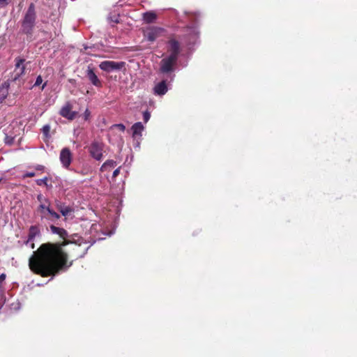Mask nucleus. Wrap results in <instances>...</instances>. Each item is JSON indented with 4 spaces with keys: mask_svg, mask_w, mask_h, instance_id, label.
Returning a JSON list of instances; mask_svg holds the SVG:
<instances>
[{
    "mask_svg": "<svg viewBox=\"0 0 357 357\" xmlns=\"http://www.w3.org/2000/svg\"><path fill=\"white\" fill-rule=\"evenodd\" d=\"M68 259L60 245L45 243L29 258V266L36 274L42 277L54 276L65 268Z\"/></svg>",
    "mask_w": 357,
    "mask_h": 357,
    "instance_id": "f257e3e1",
    "label": "nucleus"
},
{
    "mask_svg": "<svg viewBox=\"0 0 357 357\" xmlns=\"http://www.w3.org/2000/svg\"><path fill=\"white\" fill-rule=\"evenodd\" d=\"M167 52L169 54L163 57L160 62L158 75L169 77L170 81H174L175 77L174 71L176 70L180 53L179 43L175 39L169 40Z\"/></svg>",
    "mask_w": 357,
    "mask_h": 357,
    "instance_id": "f03ea898",
    "label": "nucleus"
},
{
    "mask_svg": "<svg viewBox=\"0 0 357 357\" xmlns=\"http://www.w3.org/2000/svg\"><path fill=\"white\" fill-rule=\"evenodd\" d=\"M36 22V10L34 3L29 4L22 20V32L26 35H32Z\"/></svg>",
    "mask_w": 357,
    "mask_h": 357,
    "instance_id": "7ed1b4c3",
    "label": "nucleus"
},
{
    "mask_svg": "<svg viewBox=\"0 0 357 357\" xmlns=\"http://www.w3.org/2000/svg\"><path fill=\"white\" fill-rule=\"evenodd\" d=\"M35 215L39 217L40 225L43 223L54 222L60 219L61 215L52 208L50 204H39L37 207Z\"/></svg>",
    "mask_w": 357,
    "mask_h": 357,
    "instance_id": "20e7f679",
    "label": "nucleus"
},
{
    "mask_svg": "<svg viewBox=\"0 0 357 357\" xmlns=\"http://www.w3.org/2000/svg\"><path fill=\"white\" fill-rule=\"evenodd\" d=\"M199 31L197 26H188L186 33L181 38V40L188 50H191L199 43Z\"/></svg>",
    "mask_w": 357,
    "mask_h": 357,
    "instance_id": "39448f33",
    "label": "nucleus"
},
{
    "mask_svg": "<svg viewBox=\"0 0 357 357\" xmlns=\"http://www.w3.org/2000/svg\"><path fill=\"white\" fill-rule=\"evenodd\" d=\"M169 77L162 75L160 81L155 82L153 88V93L156 96H163L172 89V83Z\"/></svg>",
    "mask_w": 357,
    "mask_h": 357,
    "instance_id": "423d86ee",
    "label": "nucleus"
},
{
    "mask_svg": "<svg viewBox=\"0 0 357 357\" xmlns=\"http://www.w3.org/2000/svg\"><path fill=\"white\" fill-rule=\"evenodd\" d=\"M126 63L124 61H102L99 68L107 73L121 70L125 68Z\"/></svg>",
    "mask_w": 357,
    "mask_h": 357,
    "instance_id": "0eeeda50",
    "label": "nucleus"
},
{
    "mask_svg": "<svg viewBox=\"0 0 357 357\" xmlns=\"http://www.w3.org/2000/svg\"><path fill=\"white\" fill-rule=\"evenodd\" d=\"M104 145L102 142L93 141L89 146V152L90 155L95 160L100 161L102 159V151Z\"/></svg>",
    "mask_w": 357,
    "mask_h": 357,
    "instance_id": "6e6552de",
    "label": "nucleus"
},
{
    "mask_svg": "<svg viewBox=\"0 0 357 357\" xmlns=\"http://www.w3.org/2000/svg\"><path fill=\"white\" fill-rule=\"evenodd\" d=\"M144 130V126L142 122H137L134 123L130 128L132 137L135 142V146L137 147L139 146Z\"/></svg>",
    "mask_w": 357,
    "mask_h": 357,
    "instance_id": "1a4fd4ad",
    "label": "nucleus"
},
{
    "mask_svg": "<svg viewBox=\"0 0 357 357\" xmlns=\"http://www.w3.org/2000/svg\"><path fill=\"white\" fill-rule=\"evenodd\" d=\"M163 31V28L158 26H150L144 31V36L148 41L153 42L162 34Z\"/></svg>",
    "mask_w": 357,
    "mask_h": 357,
    "instance_id": "9d476101",
    "label": "nucleus"
},
{
    "mask_svg": "<svg viewBox=\"0 0 357 357\" xmlns=\"http://www.w3.org/2000/svg\"><path fill=\"white\" fill-rule=\"evenodd\" d=\"M41 229L42 225L39 224L30 226L27 240L24 242V244L27 245L30 242L33 241L36 237H40L41 236Z\"/></svg>",
    "mask_w": 357,
    "mask_h": 357,
    "instance_id": "9b49d317",
    "label": "nucleus"
},
{
    "mask_svg": "<svg viewBox=\"0 0 357 357\" xmlns=\"http://www.w3.org/2000/svg\"><path fill=\"white\" fill-rule=\"evenodd\" d=\"M60 161L63 167L68 168L72 162V154L68 148H63L60 153Z\"/></svg>",
    "mask_w": 357,
    "mask_h": 357,
    "instance_id": "f8f14e48",
    "label": "nucleus"
},
{
    "mask_svg": "<svg viewBox=\"0 0 357 357\" xmlns=\"http://www.w3.org/2000/svg\"><path fill=\"white\" fill-rule=\"evenodd\" d=\"M15 63V75L13 78V81L17 80L19 77H20L22 75L24 74L25 67L23 65L25 60L24 59L17 58L16 59Z\"/></svg>",
    "mask_w": 357,
    "mask_h": 357,
    "instance_id": "ddd939ff",
    "label": "nucleus"
},
{
    "mask_svg": "<svg viewBox=\"0 0 357 357\" xmlns=\"http://www.w3.org/2000/svg\"><path fill=\"white\" fill-rule=\"evenodd\" d=\"M86 75L93 85L97 87H100L102 86L101 82L100 81L97 75L95 74L93 68L90 66H88Z\"/></svg>",
    "mask_w": 357,
    "mask_h": 357,
    "instance_id": "4468645a",
    "label": "nucleus"
},
{
    "mask_svg": "<svg viewBox=\"0 0 357 357\" xmlns=\"http://www.w3.org/2000/svg\"><path fill=\"white\" fill-rule=\"evenodd\" d=\"M50 231L52 234H58L61 238L66 239L68 236V234L63 228L56 227L53 225L50 227Z\"/></svg>",
    "mask_w": 357,
    "mask_h": 357,
    "instance_id": "2eb2a0df",
    "label": "nucleus"
},
{
    "mask_svg": "<svg viewBox=\"0 0 357 357\" xmlns=\"http://www.w3.org/2000/svg\"><path fill=\"white\" fill-rule=\"evenodd\" d=\"M157 19V15L153 11H148L143 13V20L148 24L154 22Z\"/></svg>",
    "mask_w": 357,
    "mask_h": 357,
    "instance_id": "dca6fc26",
    "label": "nucleus"
},
{
    "mask_svg": "<svg viewBox=\"0 0 357 357\" xmlns=\"http://www.w3.org/2000/svg\"><path fill=\"white\" fill-rule=\"evenodd\" d=\"M10 88V82L8 81L4 82L0 86V98L5 100L8 94V90Z\"/></svg>",
    "mask_w": 357,
    "mask_h": 357,
    "instance_id": "f3484780",
    "label": "nucleus"
},
{
    "mask_svg": "<svg viewBox=\"0 0 357 357\" xmlns=\"http://www.w3.org/2000/svg\"><path fill=\"white\" fill-rule=\"evenodd\" d=\"M116 162L114 160H106L101 166L100 171L106 172L109 171L111 169L114 168L116 166Z\"/></svg>",
    "mask_w": 357,
    "mask_h": 357,
    "instance_id": "a211bd4d",
    "label": "nucleus"
},
{
    "mask_svg": "<svg viewBox=\"0 0 357 357\" xmlns=\"http://www.w3.org/2000/svg\"><path fill=\"white\" fill-rule=\"evenodd\" d=\"M73 212L74 208L70 206H66L60 211L61 214L64 217L70 215Z\"/></svg>",
    "mask_w": 357,
    "mask_h": 357,
    "instance_id": "6ab92c4d",
    "label": "nucleus"
},
{
    "mask_svg": "<svg viewBox=\"0 0 357 357\" xmlns=\"http://www.w3.org/2000/svg\"><path fill=\"white\" fill-rule=\"evenodd\" d=\"M63 117L70 121L75 119L78 113H60Z\"/></svg>",
    "mask_w": 357,
    "mask_h": 357,
    "instance_id": "aec40b11",
    "label": "nucleus"
},
{
    "mask_svg": "<svg viewBox=\"0 0 357 357\" xmlns=\"http://www.w3.org/2000/svg\"><path fill=\"white\" fill-rule=\"evenodd\" d=\"M37 200L40 202V204H45L47 205H50V202L49 199L45 197L42 194H39L37 195Z\"/></svg>",
    "mask_w": 357,
    "mask_h": 357,
    "instance_id": "412c9836",
    "label": "nucleus"
},
{
    "mask_svg": "<svg viewBox=\"0 0 357 357\" xmlns=\"http://www.w3.org/2000/svg\"><path fill=\"white\" fill-rule=\"evenodd\" d=\"M50 125L46 124V125L43 126V127L42 128V132H43V135L45 137V138L47 139V138L50 137Z\"/></svg>",
    "mask_w": 357,
    "mask_h": 357,
    "instance_id": "4be33fe9",
    "label": "nucleus"
},
{
    "mask_svg": "<svg viewBox=\"0 0 357 357\" xmlns=\"http://www.w3.org/2000/svg\"><path fill=\"white\" fill-rule=\"evenodd\" d=\"M55 206L58 209V211L60 212L64 207H66L67 205H66L65 203L62 202L59 199H56L54 201Z\"/></svg>",
    "mask_w": 357,
    "mask_h": 357,
    "instance_id": "5701e85b",
    "label": "nucleus"
},
{
    "mask_svg": "<svg viewBox=\"0 0 357 357\" xmlns=\"http://www.w3.org/2000/svg\"><path fill=\"white\" fill-rule=\"evenodd\" d=\"M183 15H185V17H188L189 19V20H193L192 18L197 19L198 17V16H199V14L190 13H187V12H185L183 13Z\"/></svg>",
    "mask_w": 357,
    "mask_h": 357,
    "instance_id": "b1692460",
    "label": "nucleus"
},
{
    "mask_svg": "<svg viewBox=\"0 0 357 357\" xmlns=\"http://www.w3.org/2000/svg\"><path fill=\"white\" fill-rule=\"evenodd\" d=\"M70 242H75L80 245L83 241L82 238L78 236L77 235H75L72 237V239L69 240Z\"/></svg>",
    "mask_w": 357,
    "mask_h": 357,
    "instance_id": "393cba45",
    "label": "nucleus"
},
{
    "mask_svg": "<svg viewBox=\"0 0 357 357\" xmlns=\"http://www.w3.org/2000/svg\"><path fill=\"white\" fill-rule=\"evenodd\" d=\"M47 181H48V178L47 176H45L43 178L36 180V183L39 186H41L43 185H47Z\"/></svg>",
    "mask_w": 357,
    "mask_h": 357,
    "instance_id": "a878e982",
    "label": "nucleus"
},
{
    "mask_svg": "<svg viewBox=\"0 0 357 357\" xmlns=\"http://www.w3.org/2000/svg\"><path fill=\"white\" fill-rule=\"evenodd\" d=\"M111 128H117L119 130H121V132H124L126 130V126L123 123L114 124L112 126Z\"/></svg>",
    "mask_w": 357,
    "mask_h": 357,
    "instance_id": "bb28decb",
    "label": "nucleus"
},
{
    "mask_svg": "<svg viewBox=\"0 0 357 357\" xmlns=\"http://www.w3.org/2000/svg\"><path fill=\"white\" fill-rule=\"evenodd\" d=\"M5 143L8 145H11L13 144L14 142V137H11V136H8L6 135V137H5Z\"/></svg>",
    "mask_w": 357,
    "mask_h": 357,
    "instance_id": "cd10ccee",
    "label": "nucleus"
},
{
    "mask_svg": "<svg viewBox=\"0 0 357 357\" xmlns=\"http://www.w3.org/2000/svg\"><path fill=\"white\" fill-rule=\"evenodd\" d=\"M42 82H43L42 77L40 75H38L36 77V82H35V84H34L33 86H39V85H40L42 84Z\"/></svg>",
    "mask_w": 357,
    "mask_h": 357,
    "instance_id": "c85d7f7f",
    "label": "nucleus"
},
{
    "mask_svg": "<svg viewBox=\"0 0 357 357\" xmlns=\"http://www.w3.org/2000/svg\"><path fill=\"white\" fill-rule=\"evenodd\" d=\"M36 176V173L33 172H26L24 175H23V178H28V177H33Z\"/></svg>",
    "mask_w": 357,
    "mask_h": 357,
    "instance_id": "c756f323",
    "label": "nucleus"
},
{
    "mask_svg": "<svg viewBox=\"0 0 357 357\" xmlns=\"http://www.w3.org/2000/svg\"><path fill=\"white\" fill-rule=\"evenodd\" d=\"M143 119L144 121V123H146L150 119L151 113H143Z\"/></svg>",
    "mask_w": 357,
    "mask_h": 357,
    "instance_id": "7c9ffc66",
    "label": "nucleus"
},
{
    "mask_svg": "<svg viewBox=\"0 0 357 357\" xmlns=\"http://www.w3.org/2000/svg\"><path fill=\"white\" fill-rule=\"evenodd\" d=\"M121 167H118L113 172L112 178H115L120 173Z\"/></svg>",
    "mask_w": 357,
    "mask_h": 357,
    "instance_id": "2f4dec72",
    "label": "nucleus"
},
{
    "mask_svg": "<svg viewBox=\"0 0 357 357\" xmlns=\"http://www.w3.org/2000/svg\"><path fill=\"white\" fill-rule=\"evenodd\" d=\"M34 168L38 171L43 172L45 170V167L42 165H37Z\"/></svg>",
    "mask_w": 357,
    "mask_h": 357,
    "instance_id": "473e14b6",
    "label": "nucleus"
},
{
    "mask_svg": "<svg viewBox=\"0 0 357 357\" xmlns=\"http://www.w3.org/2000/svg\"><path fill=\"white\" fill-rule=\"evenodd\" d=\"M60 112H70V108L68 107V106H63Z\"/></svg>",
    "mask_w": 357,
    "mask_h": 357,
    "instance_id": "72a5a7b5",
    "label": "nucleus"
},
{
    "mask_svg": "<svg viewBox=\"0 0 357 357\" xmlns=\"http://www.w3.org/2000/svg\"><path fill=\"white\" fill-rule=\"evenodd\" d=\"M89 116H90V113H84V116H83L84 120L87 121L89 118Z\"/></svg>",
    "mask_w": 357,
    "mask_h": 357,
    "instance_id": "f704fd0d",
    "label": "nucleus"
},
{
    "mask_svg": "<svg viewBox=\"0 0 357 357\" xmlns=\"http://www.w3.org/2000/svg\"><path fill=\"white\" fill-rule=\"evenodd\" d=\"M47 188L50 189L52 188V185L50 184L49 185L47 183V185H45Z\"/></svg>",
    "mask_w": 357,
    "mask_h": 357,
    "instance_id": "c9c22d12",
    "label": "nucleus"
},
{
    "mask_svg": "<svg viewBox=\"0 0 357 357\" xmlns=\"http://www.w3.org/2000/svg\"><path fill=\"white\" fill-rule=\"evenodd\" d=\"M178 20H180V21H183V22H185V21L184 19H183V17H180V16H178Z\"/></svg>",
    "mask_w": 357,
    "mask_h": 357,
    "instance_id": "e433bc0d",
    "label": "nucleus"
},
{
    "mask_svg": "<svg viewBox=\"0 0 357 357\" xmlns=\"http://www.w3.org/2000/svg\"><path fill=\"white\" fill-rule=\"evenodd\" d=\"M31 243L30 246H31V248L32 249H33V248H35V244L33 243V241H32V242H31Z\"/></svg>",
    "mask_w": 357,
    "mask_h": 357,
    "instance_id": "4c0bfd02",
    "label": "nucleus"
},
{
    "mask_svg": "<svg viewBox=\"0 0 357 357\" xmlns=\"http://www.w3.org/2000/svg\"><path fill=\"white\" fill-rule=\"evenodd\" d=\"M45 86H46V83H44V84H43V86H42L41 89H42V90H43V89H45Z\"/></svg>",
    "mask_w": 357,
    "mask_h": 357,
    "instance_id": "58836bf2",
    "label": "nucleus"
},
{
    "mask_svg": "<svg viewBox=\"0 0 357 357\" xmlns=\"http://www.w3.org/2000/svg\"><path fill=\"white\" fill-rule=\"evenodd\" d=\"M113 21H114L115 23H118V22H119V21H118V20H117V19H115V20H113Z\"/></svg>",
    "mask_w": 357,
    "mask_h": 357,
    "instance_id": "ea45409f",
    "label": "nucleus"
},
{
    "mask_svg": "<svg viewBox=\"0 0 357 357\" xmlns=\"http://www.w3.org/2000/svg\"><path fill=\"white\" fill-rule=\"evenodd\" d=\"M4 100H3L1 98H0V104L3 102Z\"/></svg>",
    "mask_w": 357,
    "mask_h": 357,
    "instance_id": "a19ab883",
    "label": "nucleus"
},
{
    "mask_svg": "<svg viewBox=\"0 0 357 357\" xmlns=\"http://www.w3.org/2000/svg\"><path fill=\"white\" fill-rule=\"evenodd\" d=\"M6 0H0V3L5 2Z\"/></svg>",
    "mask_w": 357,
    "mask_h": 357,
    "instance_id": "79ce46f5",
    "label": "nucleus"
},
{
    "mask_svg": "<svg viewBox=\"0 0 357 357\" xmlns=\"http://www.w3.org/2000/svg\"><path fill=\"white\" fill-rule=\"evenodd\" d=\"M84 50H87L88 47L86 45L84 46Z\"/></svg>",
    "mask_w": 357,
    "mask_h": 357,
    "instance_id": "37998d69",
    "label": "nucleus"
},
{
    "mask_svg": "<svg viewBox=\"0 0 357 357\" xmlns=\"http://www.w3.org/2000/svg\"><path fill=\"white\" fill-rule=\"evenodd\" d=\"M55 35L59 36V33H57L56 32H55Z\"/></svg>",
    "mask_w": 357,
    "mask_h": 357,
    "instance_id": "c03bdc74",
    "label": "nucleus"
}]
</instances>
